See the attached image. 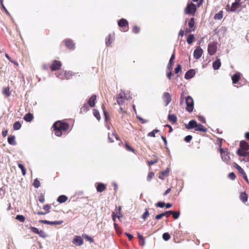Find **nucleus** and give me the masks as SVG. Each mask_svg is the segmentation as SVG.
<instances>
[{
    "instance_id": "1",
    "label": "nucleus",
    "mask_w": 249,
    "mask_h": 249,
    "mask_svg": "<svg viewBox=\"0 0 249 249\" xmlns=\"http://www.w3.org/2000/svg\"><path fill=\"white\" fill-rule=\"evenodd\" d=\"M53 128L54 134L57 137L61 136L63 132H69L71 130L69 124L64 121L55 122L53 124Z\"/></svg>"
},
{
    "instance_id": "2",
    "label": "nucleus",
    "mask_w": 249,
    "mask_h": 249,
    "mask_svg": "<svg viewBox=\"0 0 249 249\" xmlns=\"http://www.w3.org/2000/svg\"><path fill=\"white\" fill-rule=\"evenodd\" d=\"M219 151L222 160L226 163H228L231 160L228 149L227 148H220Z\"/></svg>"
},
{
    "instance_id": "3",
    "label": "nucleus",
    "mask_w": 249,
    "mask_h": 249,
    "mask_svg": "<svg viewBox=\"0 0 249 249\" xmlns=\"http://www.w3.org/2000/svg\"><path fill=\"white\" fill-rule=\"evenodd\" d=\"M117 104L120 106H123L125 100H127L128 98L125 93L121 90V92L116 96V98Z\"/></svg>"
},
{
    "instance_id": "4",
    "label": "nucleus",
    "mask_w": 249,
    "mask_h": 249,
    "mask_svg": "<svg viewBox=\"0 0 249 249\" xmlns=\"http://www.w3.org/2000/svg\"><path fill=\"white\" fill-rule=\"evenodd\" d=\"M186 104V110L191 113L194 109V102L193 99L190 96H188L185 99Z\"/></svg>"
},
{
    "instance_id": "5",
    "label": "nucleus",
    "mask_w": 249,
    "mask_h": 249,
    "mask_svg": "<svg viewBox=\"0 0 249 249\" xmlns=\"http://www.w3.org/2000/svg\"><path fill=\"white\" fill-rule=\"evenodd\" d=\"M118 25L122 32H126L129 29L128 22L124 18H122L118 21Z\"/></svg>"
},
{
    "instance_id": "6",
    "label": "nucleus",
    "mask_w": 249,
    "mask_h": 249,
    "mask_svg": "<svg viewBox=\"0 0 249 249\" xmlns=\"http://www.w3.org/2000/svg\"><path fill=\"white\" fill-rule=\"evenodd\" d=\"M196 10V5L193 3H190L188 4L185 8L184 12L186 14H192L194 15Z\"/></svg>"
},
{
    "instance_id": "7",
    "label": "nucleus",
    "mask_w": 249,
    "mask_h": 249,
    "mask_svg": "<svg viewBox=\"0 0 249 249\" xmlns=\"http://www.w3.org/2000/svg\"><path fill=\"white\" fill-rule=\"evenodd\" d=\"M29 229L33 232L38 234L42 238H45L47 237L46 233L43 230L39 231L37 228L33 226H31Z\"/></svg>"
},
{
    "instance_id": "8",
    "label": "nucleus",
    "mask_w": 249,
    "mask_h": 249,
    "mask_svg": "<svg viewBox=\"0 0 249 249\" xmlns=\"http://www.w3.org/2000/svg\"><path fill=\"white\" fill-rule=\"evenodd\" d=\"M217 50V44L214 42H210L208 46V52L210 55H213Z\"/></svg>"
},
{
    "instance_id": "9",
    "label": "nucleus",
    "mask_w": 249,
    "mask_h": 249,
    "mask_svg": "<svg viewBox=\"0 0 249 249\" xmlns=\"http://www.w3.org/2000/svg\"><path fill=\"white\" fill-rule=\"evenodd\" d=\"M63 43H64L65 46L70 50H73L75 49V44L73 41L70 38H67L63 40Z\"/></svg>"
},
{
    "instance_id": "10",
    "label": "nucleus",
    "mask_w": 249,
    "mask_h": 249,
    "mask_svg": "<svg viewBox=\"0 0 249 249\" xmlns=\"http://www.w3.org/2000/svg\"><path fill=\"white\" fill-rule=\"evenodd\" d=\"M61 66V62L55 60L52 62V64L50 66V68L52 71H55L59 70Z\"/></svg>"
},
{
    "instance_id": "11",
    "label": "nucleus",
    "mask_w": 249,
    "mask_h": 249,
    "mask_svg": "<svg viewBox=\"0 0 249 249\" xmlns=\"http://www.w3.org/2000/svg\"><path fill=\"white\" fill-rule=\"evenodd\" d=\"M195 18H192L189 21V28H187L185 30L186 33H189L192 31H194L196 29Z\"/></svg>"
},
{
    "instance_id": "12",
    "label": "nucleus",
    "mask_w": 249,
    "mask_h": 249,
    "mask_svg": "<svg viewBox=\"0 0 249 249\" xmlns=\"http://www.w3.org/2000/svg\"><path fill=\"white\" fill-rule=\"evenodd\" d=\"M72 242L75 245L78 246H80L84 244L83 238L80 236L77 235L74 236Z\"/></svg>"
},
{
    "instance_id": "13",
    "label": "nucleus",
    "mask_w": 249,
    "mask_h": 249,
    "mask_svg": "<svg viewBox=\"0 0 249 249\" xmlns=\"http://www.w3.org/2000/svg\"><path fill=\"white\" fill-rule=\"evenodd\" d=\"M203 50L200 48V47H197L194 52V57L198 59L200 58L203 53Z\"/></svg>"
},
{
    "instance_id": "14",
    "label": "nucleus",
    "mask_w": 249,
    "mask_h": 249,
    "mask_svg": "<svg viewBox=\"0 0 249 249\" xmlns=\"http://www.w3.org/2000/svg\"><path fill=\"white\" fill-rule=\"evenodd\" d=\"M162 99L166 106H167L171 101V96L170 93L167 92H165L163 94Z\"/></svg>"
},
{
    "instance_id": "15",
    "label": "nucleus",
    "mask_w": 249,
    "mask_h": 249,
    "mask_svg": "<svg viewBox=\"0 0 249 249\" xmlns=\"http://www.w3.org/2000/svg\"><path fill=\"white\" fill-rule=\"evenodd\" d=\"M115 38V34H109L106 38V44L107 46H111V44L113 42Z\"/></svg>"
},
{
    "instance_id": "16",
    "label": "nucleus",
    "mask_w": 249,
    "mask_h": 249,
    "mask_svg": "<svg viewBox=\"0 0 249 249\" xmlns=\"http://www.w3.org/2000/svg\"><path fill=\"white\" fill-rule=\"evenodd\" d=\"M170 172V168H167L164 171H161L159 173V178L161 179H164L166 177H167Z\"/></svg>"
},
{
    "instance_id": "17",
    "label": "nucleus",
    "mask_w": 249,
    "mask_h": 249,
    "mask_svg": "<svg viewBox=\"0 0 249 249\" xmlns=\"http://www.w3.org/2000/svg\"><path fill=\"white\" fill-rule=\"evenodd\" d=\"M195 73L196 71L194 70H189L186 72L184 77L186 79H190L195 75Z\"/></svg>"
},
{
    "instance_id": "18",
    "label": "nucleus",
    "mask_w": 249,
    "mask_h": 249,
    "mask_svg": "<svg viewBox=\"0 0 249 249\" xmlns=\"http://www.w3.org/2000/svg\"><path fill=\"white\" fill-rule=\"evenodd\" d=\"M108 139L110 142H114V139H116L117 140H119V138L116 132H113L112 133L108 134Z\"/></svg>"
},
{
    "instance_id": "19",
    "label": "nucleus",
    "mask_w": 249,
    "mask_h": 249,
    "mask_svg": "<svg viewBox=\"0 0 249 249\" xmlns=\"http://www.w3.org/2000/svg\"><path fill=\"white\" fill-rule=\"evenodd\" d=\"M106 189V185L103 183H98L96 186L97 191L99 193L104 191Z\"/></svg>"
},
{
    "instance_id": "20",
    "label": "nucleus",
    "mask_w": 249,
    "mask_h": 249,
    "mask_svg": "<svg viewBox=\"0 0 249 249\" xmlns=\"http://www.w3.org/2000/svg\"><path fill=\"white\" fill-rule=\"evenodd\" d=\"M240 148L248 151L249 149V145L246 141H241L240 142Z\"/></svg>"
},
{
    "instance_id": "21",
    "label": "nucleus",
    "mask_w": 249,
    "mask_h": 249,
    "mask_svg": "<svg viewBox=\"0 0 249 249\" xmlns=\"http://www.w3.org/2000/svg\"><path fill=\"white\" fill-rule=\"evenodd\" d=\"M240 78V74L239 72H236L234 74L232 77V81L233 84H236L238 82Z\"/></svg>"
},
{
    "instance_id": "22",
    "label": "nucleus",
    "mask_w": 249,
    "mask_h": 249,
    "mask_svg": "<svg viewBox=\"0 0 249 249\" xmlns=\"http://www.w3.org/2000/svg\"><path fill=\"white\" fill-rule=\"evenodd\" d=\"M221 64L220 59H216V60L213 63V69L215 70H218L221 66Z\"/></svg>"
},
{
    "instance_id": "23",
    "label": "nucleus",
    "mask_w": 249,
    "mask_h": 249,
    "mask_svg": "<svg viewBox=\"0 0 249 249\" xmlns=\"http://www.w3.org/2000/svg\"><path fill=\"white\" fill-rule=\"evenodd\" d=\"M197 124L196 121L193 120L189 122L188 125L186 127L188 129L195 128Z\"/></svg>"
},
{
    "instance_id": "24",
    "label": "nucleus",
    "mask_w": 249,
    "mask_h": 249,
    "mask_svg": "<svg viewBox=\"0 0 249 249\" xmlns=\"http://www.w3.org/2000/svg\"><path fill=\"white\" fill-rule=\"evenodd\" d=\"M195 130L197 131H200L202 132H206L207 131V128L204 127L203 125L201 124H197L196 125V127L195 128Z\"/></svg>"
},
{
    "instance_id": "25",
    "label": "nucleus",
    "mask_w": 249,
    "mask_h": 249,
    "mask_svg": "<svg viewBox=\"0 0 249 249\" xmlns=\"http://www.w3.org/2000/svg\"><path fill=\"white\" fill-rule=\"evenodd\" d=\"M96 99V96L95 95H92L89 100L88 101V104L91 107H93L95 105V101Z\"/></svg>"
},
{
    "instance_id": "26",
    "label": "nucleus",
    "mask_w": 249,
    "mask_h": 249,
    "mask_svg": "<svg viewBox=\"0 0 249 249\" xmlns=\"http://www.w3.org/2000/svg\"><path fill=\"white\" fill-rule=\"evenodd\" d=\"M138 237L139 239V244L141 246H144L145 245V238L139 232H137Z\"/></svg>"
},
{
    "instance_id": "27",
    "label": "nucleus",
    "mask_w": 249,
    "mask_h": 249,
    "mask_svg": "<svg viewBox=\"0 0 249 249\" xmlns=\"http://www.w3.org/2000/svg\"><path fill=\"white\" fill-rule=\"evenodd\" d=\"M248 196L245 192H242L240 195V199L243 202L245 203L248 201Z\"/></svg>"
},
{
    "instance_id": "28",
    "label": "nucleus",
    "mask_w": 249,
    "mask_h": 249,
    "mask_svg": "<svg viewBox=\"0 0 249 249\" xmlns=\"http://www.w3.org/2000/svg\"><path fill=\"white\" fill-rule=\"evenodd\" d=\"M68 198L66 196L60 195L58 197L57 201L60 203H62L65 202L68 200Z\"/></svg>"
},
{
    "instance_id": "29",
    "label": "nucleus",
    "mask_w": 249,
    "mask_h": 249,
    "mask_svg": "<svg viewBox=\"0 0 249 249\" xmlns=\"http://www.w3.org/2000/svg\"><path fill=\"white\" fill-rule=\"evenodd\" d=\"M8 143L13 145L16 144V142L15 141V137L14 135H10L8 138Z\"/></svg>"
},
{
    "instance_id": "30",
    "label": "nucleus",
    "mask_w": 249,
    "mask_h": 249,
    "mask_svg": "<svg viewBox=\"0 0 249 249\" xmlns=\"http://www.w3.org/2000/svg\"><path fill=\"white\" fill-rule=\"evenodd\" d=\"M33 118V115L30 113L26 114L23 117L24 120L28 122H31Z\"/></svg>"
},
{
    "instance_id": "31",
    "label": "nucleus",
    "mask_w": 249,
    "mask_h": 249,
    "mask_svg": "<svg viewBox=\"0 0 249 249\" xmlns=\"http://www.w3.org/2000/svg\"><path fill=\"white\" fill-rule=\"evenodd\" d=\"M168 119L173 124H175L177 121V118L174 114H169L168 116Z\"/></svg>"
},
{
    "instance_id": "32",
    "label": "nucleus",
    "mask_w": 249,
    "mask_h": 249,
    "mask_svg": "<svg viewBox=\"0 0 249 249\" xmlns=\"http://www.w3.org/2000/svg\"><path fill=\"white\" fill-rule=\"evenodd\" d=\"M232 166L233 167L235 168L238 171L239 173L241 175H242L243 173H245L244 170L236 163H233Z\"/></svg>"
},
{
    "instance_id": "33",
    "label": "nucleus",
    "mask_w": 249,
    "mask_h": 249,
    "mask_svg": "<svg viewBox=\"0 0 249 249\" xmlns=\"http://www.w3.org/2000/svg\"><path fill=\"white\" fill-rule=\"evenodd\" d=\"M2 93L3 94L6 95L7 97H9L11 95L9 87H7L3 88L2 89Z\"/></svg>"
},
{
    "instance_id": "34",
    "label": "nucleus",
    "mask_w": 249,
    "mask_h": 249,
    "mask_svg": "<svg viewBox=\"0 0 249 249\" xmlns=\"http://www.w3.org/2000/svg\"><path fill=\"white\" fill-rule=\"evenodd\" d=\"M248 153L246 150L239 148L237 151V154L240 156L242 157H246L247 154Z\"/></svg>"
},
{
    "instance_id": "35",
    "label": "nucleus",
    "mask_w": 249,
    "mask_h": 249,
    "mask_svg": "<svg viewBox=\"0 0 249 249\" xmlns=\"http://www.w3.org/2000/svg\"><path fill=\"white\" fill-rule=\"evenodd\" d=\"M195 40V37L194 35L190 34L187 38V42L189 44H191Z\"/></svg>"
},
{
    "instance_id": "36",
    "label": "nucleus",
    "mask_w": 249,
    "mask_h": 249,
    "mask_svg": "<svg viewBox=\"0 0 249 249\" xmlns=\"http://www.w3.org/2000/svg\"><path fill=\"white\" fill-rule=\"evenodd\" d=\"M149 213L148 210L147 208H145V212L142 215V218L144 220H145L147 219V218L149 216Z\"/></svg>"
},
{
    "instance_id": "37",
    "label": "nucleus",
    "mask_w": 249,
    "mask_h": 249,
    "mask_svg": "<svg viewBox=\"0 0 249 249\" xmlns=\"http://www.w3.org/2000/svg\"><path fill=\"white\" fill-rule=\"evenodd\" d=\"M102 108L103 110L104 114L105 116V121H107L109 119V116L108 115L107 112L105 110V106L104 105H102Z\"/></svg>"
},
{
    "instance_id": "38",
    "label": "nucleus",
    "mask_w": 249,
    "mask_h": 249,
    "mask_svg": "<svg viewBox=\"0 0 249 249\" xmlns=\"http://www.w3.org/2000/svg\"><path fill=\"white\" fill-rule=\"evenodd\" d=\"M21 127V124L19 122H15L13 124L14 129L15 130H17L19 129Z\"/></svg>"
},
{
    "instance_id": "39",
    "label": "nucleus",
    "mask_w": 249,
    "mask_h": 249,
    "mask_svg": "<svg viewBox=\"0 0 249 249\" xmlns=\"http://www.w3.org/2000/svg\"><path fill=\"white\" fill-rule=\"evenodd\" d=\"M93 113L94 116L96 118V119L99 121L101 119L100 115L99 112L97 109H93Z\"/></svg>"
},
{
    "instance_id": "40",
    "label": "nucleus",
    "mask_w": 249,
    "mask_h": 249,
    "mask_svg": "<svg viewBox=\"0 0 249 249\" xmlns=\"http://www.w3.org/2000/svg\"><path fill=\"white\" fill-rule=\"evenodd\" d=\"M171 213L173 217L175 219H178L179 217V215H180V212L179 211H178V212H175V211H171Z\"/></svg>"
},
{
    "instance_id": "41",
    "label": "nucleus",
    "mask_w": 249,
    "mask_h": 249,
    "mask_svg": "<svg viewBox=\"0 0 249 249\" xmlns=\"http://www.w3.org/2000/svg\"><path fill=\"white\" fill-rule=\"evenodd\" d=\"M18 166L21 169L22 175L23 176H25L26 172V169L25 167L21 163H18Z\"/></svg>"
},
{
    "instance_id": "42",
    "label": "nucleus",
    "mask_w": 249,
    "mask_h": 249,
    "mask_svg": "<svg viewBox=\"0 0 249 249\" xmlns=\"http://www.w3.org/2000/svg\"><path fill=\"white\" fill-rule=\"evenodd\" d=\"M16 219L21 222H24L25 220V217L22 215H17L16 217Z\"/></svg>"
},
{
    "instance_id": "43",
    "label": "nucleus",
    "mask_w": 249,
    "mask_h": 249,
    "mask_svg": "<svg viewBox=\"0 0 249 249\" xmlns=\"http://www.w3.org/2000/svg\"><path fill=\"white\" fill-rule=\"evenodd\" d=\"M239 5V3H237L236 2H234L232 4L231 8L230 11L231 12H234L236 11L237 8H238V6Z\"/></svg>"
},
{
    "instance_id": "44",
    "label": "nucleus",
    "mask_w": 249,
    "mask_h": 249,
    "mask_svg": "<svg viewBox=\"0 0 249 249\" xmlns=\"http://www.w3.org/2000/svg\"><path fill=\"white\" fill-rule=\"evenodd\" d=\"M140 30V28L137 25H134L132 27V32L134 34H138L139 33Z\"/></svg>"
},
{
    "instance_id": "45",
    "label": "nucleus",
    "mask_w": 249,
    "mask_h": 249,
    "mask_svg": "<svg viewBox=\"0 0 249 249\" xmlns=\"http://www.w3.org/2000/svg\"><path fill=\"white\" fill-rule=\"evenodd\" d=\"M33 185L35 188H38L40 186L39 180L37 178L35 179L33 182Z\"/></svg>"
},
{
    "instance_id": "46",
    "label": "nucleus",
    "mask_w": 249,
    "mask_h": 249,
    "mask_svg": "<svg viewBox=\"0 0 249 249\" xmlns=\"http://www.w3.org/2000/svg\"><path fill=\"white\" fill-rule=\"evenodd\" d=\"M159 130L158 129H154L152 131L149 132L148 133L147 136L149 137H155V133L157 132H158Z\"/></svg>"
},
{
    "instance_id": "47",
    "label": "nucleus",
    "mask_w": 249,
    "mask_h": 249,
    "mask_svg": "<svg viewBox=\"0 0 249 249\" xmlns=\"http://www.w3.org/2000/svg\"><path fill=\"white\" fill-rule=\"evenodd\" d=\"M170 235L167 232H165L162 234V238L165 241H168L170 239Z\"/></svg>"
},
{
    "instance_id": "48",
    "label": "nucleus",
    "mask_w": 249,
    "mask_h": 249,
    "mask_svg": "<svg viewBox=\"0 0 249 249\" xmlns=\"http://www.w3.org/2000/svg\"><path fill=\"white\" fill-rule=\"evenodd\" d=\"M121 210H122V207L120 206L118 207V208H117V210H116V213H117L118 214L117 217L119 219H120V218L123 216V215L121 214Z\"/></svg>"
},
{
    "instance_id": "49",
    "label": "nucleus",
    "mask_w": 249,
    "mask_h": 249,
    "mask_svg": "<svg viewBox=\"0 0 249 249\" xmlns=\"http://www.w3.org/2000/svg\"><path fill=\"white\" fill-rule=\"evenodd\" d=\"M223 17L222 11H220L219 13L216 14L214 16V18L217 19H220Z\"/></svg>"
},
{
    "instance_id": "50",
    "label": "nucleus",
    "mask_w": 249,
    "mask_h": 249,
    "mask_svg": "<svg viewBox=\"0 0 249 249\" xmlns=\"http://www.w3.org/2000/svg\"><path fill=\"white\" fill-rule=\"evenodd\" d=\"M38 200L40 202L43 203L45 202V196L44 195L41 193L38 196Z\"/></svg>"
},
{
    "instance_id": "51",
    "label": "nucleus",
    "mask_w": 249,
    "mask_h": 249,
    "mask_svg": "<svg viewBox=\"0 0 249 249\" xmlns=\"http://www.w3.org/2000/svg\"><path fill=\"white\" fill-rule=\"evenodd\" d=\"M154 173L153 172H150L149 173H148V175L147 177V180L148 181H150L151 179L154 177Z\"/></svg>"
},
{
    "instance_id": "52",
    "label": "nucleus",
    "mask_w": 249,
    "mask_h": 249,
    "mask_svg": "<svg viewBox=\"0 0 249 249\" xmlns=\"http://www.w3.org/2000/svg\"><path fill=\"white\" fill-rule=\"evenodd\" d=\"M51 209V206L47 204L43 206V209L45 210L46 213H48L50 212V209Z\"/></svg>"
},
{
    "instance_id": "53",
    "label": "nucleus",
    "mask_w": 249,
    "mask_h": 249,
    "mask_svg": "<svg viewBox=\"0 0 249 249\" xmlns=\"http://www.w3.org/2000/svg\"><path fill=\"white\" fill-rule=\"evenodd\" d=\"M228 177L231 180H234L236 178V176L233 172H231L229 174Z\"/></svg>"
},
{
    "instance_id": "54",
    "label": "nucleus",
    "mask_w": 249,
    "mask_h": 249,
    "mask_svg": "<svg viewBox=\"0 0 249 249\" xmlns=\"http://www.w3.org/2000/svg\"><path fill=\"white\" fill-rule=\"evenodd\" d=\"M67 72H66V71H63L62 72L61 74H60L59 76H57L61 79H63L64 78V77L63 76H65L66 78L67 79H68V77H67Z\"/></svg>"
},
{
    "instance_id": "55",
    "label": "nucleus",
    "mask_w": 249,
    "mask_h": 249,
    "mask_svg": "<svg viewBox=\"0 0 249 249\" xmlns=\"http://www.w3.org/2000/svg\"><path fill=\"white\" fill-rule=\"evenodd\" d=\"M158 159H154L153 160L148 161L147 163L149 166H150L158 162Z\"/></svg>"
},
{
    "instance_id": "56",
    "label": "nucleus",
    "mask_w": 249,
    "mask_h": 249,
    "mask_svg": "<svg viewBox=\"0 0 249 249\" xmlns=\"http://www.w3.org/2000/svg\"><path fill=\"white\" fill-rule=\"evenodd\" d=\"M125 147L128 151L134 152L135 150L133 148H132L130 146H129L128 143H126L125 144Z\"/></svg>"
},
{
    "instance_id": "57",
    "label": "nucleus",
    "mask_w": 249,
    "mask_h": 249,
    "mask_svg": "<svg viewBox=\"0 0 249 249\" xmlns=\"http://www.w3.org/2000/svg\"><path fill=\"white\" fill-rule=\"evenodd\" d=\"M156 206L158 207L163 208L165 206V203L163 202L160 201L156 204Z\"/></svg>"
},
{
    "instance_id": "58",
    "label": "nucleus",
    "mask_w": 249,
    "mask_h": 249,
    "mask_svg": "<svg viewBox=\"0 0 249 249\" xmlns=\"http://www.w3.org/2000/svg\"><path fill=\"white\" fill-rule=\"evenodd\" d=\"M181 70L180 65L178 64L175 68V71L176 73H178Z\"/></svg>"
},
{
    "instance_id": "59",
    "label": "nucleus",
    "mask_w": 249,
    "mask_h": 249,
    "mask_svg": "<svg viewBox=\"0 0 249 249\" xmlns=\"http://www.w3.org/2000/svg\"><path fill=\"white\" fill-rule=\"evenodd\" d=\"M174 65V61H171V60H169V63H168V69L170 71H171L172 69V66Z\"/></svg>"
},
{
    "instance_id": "60",
    "label": "nucleus",
    "mask_w": 249,
    "mask_h": 249,
    "mask_svg": "<svg viewBox=\"0 0 249 249\" xmlns=\"http://www.w3.org/2000/svg\"><path fill=\"white\" fill-rule=\"evenodd\" d=\"M192 139L191 135H188L185 137L184 141L186 142H189Z\"/></svg>"
},
{
    "instance_id": "61",
    "label": "nucleus",
    "mask_w": 249,
    "mask_h": 249,
    "mask_svg": "<svg viewBox=\"0 0 249 249\" xmlns=\"http://www.w3.org/2000/svg\"><path fill=\"white\" fill-rule=\"evenodd\" d=\"M83 236L87 241H89L90 242H93V240L91 237H89V236H88L87 235H85Z\"/></svg>"
},
{
    "instance_id": "62",
    "label": "nucleus",
    "mask_w": 249,
    "mask_h": 249,
    "mask_svg": "<svg viewBox=\"0 0 249 249\" xmlns=\"http://www.w3.org/2000/svg\"><path fill=\"white\" fill-rule=\"evenodd\" d=\"M164 216V214L161 213L160 214H158L155 216L156 220H159L161 219Z\"/></svg>"
},
{
    "instance_id": "63",
    "label": "nucleus",
    "mask_w": 249,
    "mask_h": 249,
    "mask_svg": "<svg viewBox=\"0 0 249 249\" xmlns=\"http://www.w3.org/2000/svg\"><path fill=\"white\" fill-rule=\"evenodd\" d=\"M171 211H168L163 213H162L164 214V216H166V217H169V216L171 214Z\"/></svg>"
},
{
    "instance_id": "64",
    "label": "nucleus",
    "mask_w": 249,
    "mask_h": 249,
    "mask_svg": "<svg viewBox=\"0 0 249 249\" xmlns=\"http://www.w3.org/2000/svg\"><path fill=\"white\" fill-rule=\"evenodd\" d=\"M198 120L199 121H200L201 122H202L203 123H206L205 119H204V118L203 116H199L198 117Z\"/></svg>"
}]
</instances>
